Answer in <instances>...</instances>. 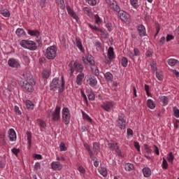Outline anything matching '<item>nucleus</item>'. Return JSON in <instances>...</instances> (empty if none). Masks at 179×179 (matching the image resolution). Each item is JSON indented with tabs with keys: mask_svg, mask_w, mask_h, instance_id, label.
<instances>
[{
	"mask_svg": "<svg viewBox=\"0 0 179 179\" xmlns=\"http://www.w3.org/2000/svg\"><path fill=\"white\" fill-rule=\"evenodd\" d=\"M48 118H51L52 122H57L61 120V107L57 106L55 111L48 110Z\"/></svg>",
	"mask_w": 179,
	"mask_h": 179,
	"instance_id": "obj_3",
	"label": "nucleus"
},
{
	"mask_svg": "<svg viewBox=\"0 0 179 179\" xmlns=\"http://www.w3.org/2000/svg\"><path fill=\"white\" fill-rule=\"evenodd\" d=\"M59 148H60L61 152H66V145H65V143H61L60 145H59Z\"/></svg>",
	"mask_w": 179,
	"mask_h": 179,
	"instance_id": "obj_60",
	"label": "nucleus"
},
{
	"mask_svg": "<svg viewBox=\"0 0 179 179\" xmlns=\"http://www.w3.org/2000/svg\"><path fill=\"white\" fill-rule=\"evenodd\" d=\"M160 100L163 104V106H167L169 104V97L166 96H160Z\"/></svg>",
	"mask_w": 179,
	"mask_h": 179,
	"instance_id": "obj_37",
	"label": "nucleus"
},
{
	"mask_svg": "<svg viewBox=\"0 0 179 179\" xmlns=\"http://www.w3.org/2000/svg\"><path fill=\"white\" fill-rule=\"evenodd\" d=\"M134 145L138 152H141V145H139V143H138V141H134Z\"/></svg>",
	"mask_w": 179,
	"mask_h": 179,
	"instance_id": "obj_63",
	"label": "nucleus"
},
{
	"mask_svg": "<svg viewBox=\"0 0 179 179\" xmlns=\"http://www.w3.org/2000/svg\"><path fill=\"white\" fill-rule=\"evenodd\" d=\"M105 27L108 29V31L111 32L112 30L114 29V27H113V24L110 22H105Z\"/></svg>",
	"mask_w": 179,
	"mask_h": 179,
	"instance_id": "obj_41",
	"label": "nucleus"
},
{
	"mask_svg": "<svg viewBox=\"0 0 179 179\" xmlns=\"http://www.w3.org/2000/svg\"><path fill=\"white\" fill-rule=\"evenodd\" d=\"M35 85L34 80H29V81H24L21 85V87L25 93H33Z\"/></svg>",
	"mask_w": 179,
	"mask_h": 179,
	"instance_id": "obj_4",
	"label": "nucleus"
},
{
	"mask_svg": "<svg viewBox=\"0 0 179 179\" xmlns=\"http://www.w3.org/2000/svg\"><path fill=\"white\" fill-rule=\"evenodd\" d=\"M113 7H110V9H113V10H114L115 12H118L120 10V6H117V3H115L113 6H112Z\"/></svg>",
	"mask_w": 179,
	"mask_h": 179,
	"instance_id": "obj_53",
	"label": "nucleus"
},
{
	"mask_svg": "<svg viewBox=\"0 0 179 179\" xmlns=\"http://www.w3.org/2000/svg\"><path fill=\"white\" fill-rule=\"evenodd\" d=\"M11 152L12 153H13V155H15V156L17 157V154L18 153H20V149H17L16 148H13L12 150H11Z\"/></svg>",
	"mask_w": 179,
	"mask_h": 179,
	"instance_id": "obj_56",
	"label": "nucleus"
},
{
	"mask_svg": "<svg viewBox=\"0 0 179 179\" xmlns=\"http://www.w3.org/2000/svg\"><path fill=\"white\" fill-rule=\"evenodd\" d=\"M84 148L86 149V150H87L88 154L93 152L92 151V148H90V145H89V144H87V143H84Z\"/></svg>",
	"mask_w": 179,
	"mask_h": 179,
	"instance_id": "obj_58",
	"label": "nucleus"
},
{
	"mask_svg": "<svg viewBox=\"0 0 179 179\" xmlns=\"http://www.w3.org/2000/svg\"><path fill=\"white\" fill-rule=\"evenodd\" d=\"M156 77L158 80H163V74L162 73L156 72Z\"/></svg>",
	"mask_w": 179,
	"mask_h": 179,
	"instance_id": "obj_64",
	"label": "nucleus"
},
{
	"mask_svg": "<svg viewBox=\"0 0 179 179\" xmlns=\"http://www.w3.org/2000/svg\"><path fill=\"white\" fill-rule=\"evenodd\" d=\"M62 114L64 124H65V125H69V123L71 122V113L69 112V108H63Z\"/></svg>",
	"mask_w": 179,
	"mask_h": 179,
	"instance_id": "obj_9",
	"label": "nucleus"
},
{
	"mask_svg": "<svg viewBox=\"0 0 179 179\" xmlns=\"http://www.w3.org/2000/svg\"><path fill=\"white\" fill-rule=\"evenodd\" d=\"M116 122L118 128L120 129H125V128H127V120H125V114L119 113Z\"/></svg>",
	"mask_w": 179,
	"mask_h": 179,
	"instance_id": "obj_8",
	"label": "nucleus"
},
{
	"mask_svg": "<svg viewBox=\"0 0 179 179\" xmlns=\"http://www.w3.org/2000/svg\"><path fill=\"white\" fill-rule=\"evenodd\" d=\"M108 146L112 152L115 150L116 155L120 156V157H122V154L121 153V150H120V145H118L117 143L115 141H111L108 143Z\"/></svg>",
	"mask_w": 179,
	"mask_h": 179,
	"instance_id": "obj_11",
	"label": "nucleus"
},
{
	"mask_svg": "<svg viewBox=\"0 0 179 179\" xmlns=\"http://www.w3.org/2000/svg\"><path fill=\"white\" fill-rule=\"evenodd\" d=\"M113 59L111 57L108 56H105L104 62L106 65H111V62H113Z\"/></svg>",
	"mask_w": 179,
	"mask_h": 179,
	"instance_id": "obj_47",
	"label": "nucleus"
},
{
	"mask_svg": "<svg viewBox=\"0 0 179 179\" xmlns=\"http://www.w3.org/2000/svg\"><path fill=\"white\" fill-rule=\"evenodd\" d=\"M50 166L52 170H55V171H61L62 170V164L58 161L52 162L50 164Z\"/></svg>",
	"mask_w": 179,
	"mask_h": 179,
	"instance_id": "obj_16",
	"label": "nucleus"
},
{
	"mask_svg": "<svg viewBox=\"0 0 179 179\" xmlns=\"http://www.w3.org/2000/svg\"><path fill=\"white\" fill-rule=\"evenodd\" d=\"M28 34H29V36H31L32 37H36V38H38L36 41L38 43V44L41 43V40L38 39V37H40V31L36 29H28Z\"/></svg>",
	"mask_w": 179,
	"mask_h": 179,
	"instance_id": "obj_19",
	"label": "nucleus"
},
{
	"mask_svg": "<svg viewBox=\"0 0 179 179\" xmlns=\"http://www.w3.org/2000/svg\"><path fill=\"white\" fill-rule=\"evenodd\" d=\"M173 115L176 118H179V110L177 108V107H173Z\"/></svg>",
	"mask_w": 179,
	"mask_h": 179,
	"instance_id": "obj_52",
	"label": "nucleus"
},
{
	"mask_svg": "<svg viewBox=\"0 0 179 179\" xmlns=\"http://www.w3.org/2000/svg\"><path fill=\"white\" fill-rule=\"evenodd\" d=\"M15 34L17 37H23L24 36H26V31H24V29L22 28H18L15 31Z\"/></svg>",
	"mask_w": 179,
	"mask_h": 179,
	"instance_id": "obj_29",
	"label": "nucleus"
},
{
	"mask_svg": "<svg viewBox=\"0 0 179 179\" xmlns=\"http://www.w3.org/2000/svg\"><path fill=\"white\" fill-rule=\"evenodd\" d=\"M121 65L123 68H127L128 66V58L123 57L121 59Z\"/></svg>",
	"mask_w": 179,
	"mask_h": 179,
	"instance_id": "obj_39",
	"label": "nucleus"
},
{
	"mask_svg": "<svg viewBox=\"0 0 179 179\" xmlns=\"http://www.w3.org/2000/svg\"><path fill=\"white\" fill-rule=\"evenodd\" d=\"M124 169H125L126 171H131L134 170V164L127 163L125 164Z\"/></svg>",
	"mask_w": 179,
	"mask_h": 179,
	"instance_id": "obj_42",
	"label": "nucleus"
},
{
	"mask_svg": "<svg viewBox=\"0 0 179 179\" xmlns=\"http://www.w3.org/2000/svg\"><path fill=\"white\" fill-rule=\"evenodd\" d=\"M83 79H85V73L81 72L77 75L76 83L78 86L82 85V83H83Z\"/></svg>",
	"mask_w": 179,
	"mask_h": 179,
	"instance_id": "obj_21",
	"label": "nucleus"
},
{
	"mask_svg": "<svg viewBox=\"0 0 179 179\" xmlns=\"http://www.w3.org/2000/svg\"><path fill=\"white\" fill-rule=\"evenodd\" d=\"M88 26H89L90 29H91V30L92 31H99L100 33H101L102 37H105V38L107 37V34H106L104 33V31H106V30H103V29L97 27L96 25H92L90 23H88Z\"/></svg>",
	"mask_w": 179,
	"mask_h": 179,
	"instance_id": "obj_13",
	"label": "nucleus"
},
{
	"mask_svg": "<svg viewBox=\"0 0 179 179\" xmlns=\"http://www.w3.org/2000/svg\"><path fill=\"white\" fill-rule=\"evenodd\" d=\"M167 160L168 162H169V163L173 164V162H174V155H173V152H170L168 154Z\"/></svg>",
	"mask_w": 179,
	"mask_h": 179,
	"instance_id": "obj_46",
	"label": "nucleus"
},
{
	"mask_svg": "<svg viewBox=\"0 0 179 179\" xmlns=\"http://www.w3.org/2000/svg\"><path fill=\"white\" fill-rule=\"evenodd\" d=\"M94 24H100V23H101V18H100V16H99V15H95L94 17Z\"/></svg>",
	"mask_w": 179,
	"mask_h": 179,
	"instance_id": "obj_50",
	"label": "nucleus"
},
{
	"mask_svg": "<svg viewBox=\"0 0 179 179\" xmlns=\"http://www.w3.org/2000/svg\"><path fill=\"white\" fill-rule=\"evenodd\" d=\"M117 13L122 22H124V23H127V24L131 23V15H129V14L122 10H118Z\"/></svg>",
	"mask_w": 179,
	"mask_h": 179,
	"instance_id": "obj_10",
	"label": "nucleus"
},
{
	"mask_svg": "<svg viewBox=\"0 0 179 179\" xmlns=\"http://www.w3.org/2000/svg\"><path fill=\"white\" fill-rule=\"evenodd\" d=\"M107 57H109V58H111L112 59H115V54L114 53V48L113 47H109Z\"/></svg>",
	"mask_w": 179,
	"mask_h": 179,
	"instance_id": "obj_28",
	"label": "nucleus"
},
{
	"mask_svg": "<svg viewBox=\"0 0 179 179\" xmlns=\"http://www.w3.org/2000/svg\"><path fill=\"white\" fill-rule=\"evenodd\" d=\"M144 177H150L152 176V171L149 167H145L142 170Z\"/></svg>",
	"mask_w": 179,
	"mask_h": 179,
	"instance_id": "obj_27",
	"label": "nucleus"
},
{
	"mask_svg": "<svg viewBox=\"0 0 179 179\" xmlns=\"http://www.w3.org/2000/svg\"><path fill=\"white\" fill-rule=\"evenodd\" d=\"M103 75L107 82H113L114 80V76L110 71L105 73Z\"/></svg>",
	"mask_w": 179,
	"mask_h": 179,
	"instance_id": "obj_25",
	"label": "nucleus"
},
{
	"mask_svg": "<svg viewBox=\"0 0 179 179\" xmlns=\"http://www.w3.org/2000/svg\"><path fill=\"white\" fill-rule=\"evenodd\" d=\"M66 10L69 13V15L73 17V19H74L75 20H76V22H78L79 20V16H78L76 15V13H75V11L73 10V9H72L71 8L70 6H66Z\"/></svg>",
	"mask_w": 179,
	"mask_h": 179,
	"instance_id": "obj_17",
	"label": "nucleus"
},
{
	"mask_svg": "<svg viewBox=\"0 0 179 179\" xmlns=\"http://www.w3.org/2000/svg\"><path fill=\"white\" fill-rule=\"evenodd\" d=\"M51 75V71L48 69H45L42 72V76L44 79H48Z\"/></svg>",
	"mask_w": 179,
	"mask_h": 179,
	"instance_id": "obj_30",
	"label": "nucleus"
},
{
	"mask_svg": "<svg viewBox=\"0 0 179 179\" xmlns=\"http://www.w3.org/2000/svg\"><path fill=\"white\" fill-rule=\"evenodd\" d=\"M134 54H133V55H134V57H140L141 56V52H139V50L137 48H134Z\"/></svg>",
	"mask_w": 179,
	"mask_h": 179,
	"instance_id": "obj_57",
	"label": "nucleus"
},
{
	"mask_svg": "<svg viewBox=\"0 0 179 179\" xmlns=\"http://www.w3.org/2000/svg\"><path fill=\"white\" fill-rule=\"evenodd\" d=\"M8 138L11 142H15V141H16V131H15V129H9Z\"/></svg>",
	"mask_w": 179,
	"mask_h": 179,
	"instance_id": "obj_22",
	"label": "nucleus"
},
{
	"mask_svg": "<svg viewBox=\"0 0 179 179\" xmlns=\"http://www.w3.org/2000/svg\"><path fill=\"white\" fill-rule=\"evenodd\" d=\"M22 76L26 80L25 81L34 80L30 71H24L22 72Z\"/></svg>",
	"mask_w": 179,
	"mask_h": 179,
	"instance_id": "obj_20",
	"label": "nucleus"
},
{
	"mask_svg": "<svg viewBox=\"0 0 179 179\" xmlns=\"http://www.w3.org/2000/svg\"><path fill=\"white\" fill-rule=\"evenodd\" d=\"M20 44L23 48H27V50L30 51H36L37 50V45L33 41L22 40Z\"/></svg>",
	"mask_w": 179,
	"mask_h": 179,
	"instance_id": "obj_6",
	"label": "nucleus"
},
{
	"mask_svg": "<svg viewBox=\"0 0 179 179\" xmlns=\"http://www.w3.org/2000/svg\"><path fill=\"white\" fill-rule=\"evenodd\" d=\"M76 47H78L81 52H85V48H83V45H82V41H80V38H76Z\"/></svg>",
	"mask_w": 179,
	"mask_h": 179,
	"instance_id": "obj_23",
	"label": "nucleus"
},
{
	"mask_svg": "<svg viewBox=\"0 0 179 179\" xmlns=\"http://www.w3.org/2000/svg\"><path fill=\"white\" fill-rule=\"evenodd\" d=\"M8 64L10 68H20V63L16 59L10 58L8 61Z\"/></svg>",
	"mask_w": 179,
	"mask_h": 179,
	"instance_id": "obj_14",
	"label": "nucleus"
},
{
	"mask_svg": "<svg viewBox=\"0 0 179 179\" xmlns=\"http://www.w3.org/2000/svg\"><path fill=\"white\" fill-rule=\"evenodd\" d=\"M162 166L163 170H167L169 169V163H167V160L164 158H163Z\"/></svg>",
	"mask_w": 179,
	"mask_h": 179,
	"instance_id": "obj_49",
	"label": "nucleus"
},
{
	"mask_svg": "<svg viewBox=\"0 0 179 179\" xmlns=\"http://www.w3.org/2000/svg\"><path fill=\"white\" fill-rule=\"evenodd\" d=\"M50 90L55 92L58 89L59 94L63 93L65 90V80H64V76H62V80H59V78H54L50 85Z\"/></svg>",
	"mask_w": 179,
	"mask_h": 179,
	"instance_id": "obj_1",
	"label": "nucleus"
},
{
	"mask_svg": "<svg viewBox=\"0 0 179 179\" xmlns=\"http://www.w3.org/2000/svg\"><path fill=\"white\" fill-rule=\"evenodd\" d=\"M167 62L171 66H174L175 65H177V64H179L178 60L175 59H169Z\"/></svg>",
	"mask_w": 179,
	"mask_h": 179,
	"instance_id": "obj_40",
	"label": "nucleus"
},
{
	"mask_svg": "<svg viewBox=\"0 0 179 179\" xmlns=\"http://www.w3.org/2000/svg\"><path fill=\"white\" fill-rule=\"evenodd\" d=\"M92 149L95 152V153H99V150H100V143L94 142L93 143Z\"/></svg>",
	"mask_w": 179,
	"mask_h": 179,
	"instance_id": "obj_38",
	"label": "nucleus"
},
{
	"mask_svg": "<svg viewBox=\"0 0 179 179\" xmlns=\"http://www.w3.org/2000/svg\"><path fill=\"white\" fill-rule=\"evenodd\" d=\"M130 3L133 8L138 9L139 8V4H138V0H130Z\"/></svg>",
	"mask_w": 179,
	"mask_h": 179,
	"instance_id": "obj_48",
	"label": "nucleus"
},
{
	"mask_svg": "<svg viewBox=\"0 0 179 179\" xmlns=\"http://www.w3.org/2000/svg\"><path fill=\"white\" fill-rule=\"evenodd\" d=\"M37 124L41 128V131H43L47 128V123L41 119H38L37 120Z\"/></svg>",
	"mask_w": 179,
	"mask_h": 179,
	"instance_id": "obj_26",
	"label": "nucleus"
},
{
	"mask_svg": "<svg viewBox=\"0 0 179 179\" xmlns=\"http://www.w3.org/2000/svg\"><path fill=\"white\" fill-rule=\"evenodd\" d=\"M1 15H2L4 17H10V12L8 9H1L0 10Z\"/></svg>",
	"mask_w": 179,
	"mask_h": 179,
	"instance_id": "obj_31",
	"label": "nucleus"
},
{
	"mask_svg": "<svg viewBox=\"0 0 179 179\" xmlns=\"http://www.w3.org/2000/svg\"><path fill=\"white\" fill-rule=\"evenodd\" d=\"M85 1L90 5V6H95V5L97 3V1H96V0H85Z\"/></svg>",
	"mask_w": 179,
	"mask_h": 179,
	"instance_id": "obj_59",
	"label": "nucleus"
},
{
	"mask_svg": "<svg viewBox=\"0 0 179 179\" xmlns=\"http://www.w3.org/2000/svg\"><path fill=\"white\" fill-rule=\"evenodd\" d=\"M27 138L28 141V149H30L31 148V132L27 131Z\"/></svg>",
	"mask_w": 179,
	"mask_h": 179,
	"instance_id": "obj_35",
	"label": "nucleus"
},
{
	"mask_svg": "<svg viewBox=\"0 0 179 179\" xmlns=\"http://www.w3.org/2000/svg\"><path fill=\"white\" fill-rule=\"evenodd\" d=\"M147 106L148 108H150L151 110H154L156 107V103L153 101L152 99L147 100Z\"/></svg>",
	"mask_w": 179,
	"mask_h": 179,
	"instance_id": "obj_32",
	"label": "nucleus"
},
{
	"mask_svg": "<svg viewBox=\"0 0 179 179\" xmlns=\"http://www.w3.org/2000/svg\"><path fill=\"white\" fill-rule=\"evenodd\" d=\"M127 139H129V138H132L134 136V130L131 128H128L127 129Z\"/></svg>",
	"mask_w": 179,
	"mask_h": 179,
	"instance_id": "obj_45",
	"label": "nucleus"
},
{
	"mask_svg": "<svg viewBox=\"0 0 179 179\" xmlns=\"http://www.w3.org/2000/svg\"><path fill=\"white\" fill-rule=\"evenodd\" d=\"M57 51H58V48H57V46H49L45 52V57L47 59H55V57H57Z\"/></svg>",
	"mask_w": 179,
	"mask_h": 179,
	"instance_id": "obj_5",
	"label": "nucleus"
},
{
	"mask_svg": "<svg viewBox=\"0 0 179 179\" xmlns=\"http://www.w3.org/2000/svg\"><path fill=\"white\" fill-rule=\"evenodd\" d=\"M101 108L107 111V113H111L114 110V102L106 101L101 105Z\"/></svg>",
	"mask_w": 179,
	"mask_h": 179,
	"instance_id": "obj_12",
	"label": "nucleus"
},
{
	"mask_svg": "<svg viewBox=\"0 0 179 179\" xmlns=\"http://www.w3.org/2000/svg\"><path fill=\"white\" fill-rule=\"evenodd\" d=\"M86 94L89 100H90L91 101H93L95 99L94 92H93V90H92V89L87 90Z\"/></svg>",
	"mask_w": 179,
	"mask_h": 179,
	"instance_id": "obj_24",
	"label": "nucleus"
},
{
	"mask_svg": "<svg viewBox=\"0 0 179 179\" xmlns=\"http://www.w3.org/2000/svg\"><path fill=\"white\" fill-rule=\"evenodd\" d=\"M77 170H78V171H80V173L82 174H85V173H86V170L83 166H78Z\"/></svg>",
	"mask_w": 179,
	"mask_h": 179,
	"instance_id": "obj_61",
	"label": "nucleus"
},
{
	"mask_svg": "<svg viewBox=\"0 0 179 179\" xmlns=\"http://www.w3.org/2000/svg\"><path fill=\"white\" fill-rule=\"evenodd\" d=\"M137 31H138V35L141 37H145L146 36V28L143 24H138L137 26Z\"/></svg>",
	"mask_w": 179,
	"mask_h": 179,
	"instance_id": "obj_18",
	"label": "nucleus"
},
{
	"mask_svg": "<svg viewBox=\"0 0 179 179\" xmlns=\"http://www.w3.org/2000/svg\"><path fill=\"white\" fill-rule=\"evenodd\" d=\"M143 146L147 153H152V148H149V145H148V144H144Z\"/></svg>",
	"mask_w": 179,
	"mask_h": 179,
	"instance_id": "obj_62",
	"label": "nucleus"
},
{
	"mask_svg": "<svg viewBox=\"0 0 179 179\" xmlns=\"http://www.w3.org/2000/svg\"><path fill=\"white\" fill-rule=\"evenodd\" d=\"M85 69L83 64L79 62V60L71 61L69 64V70L70 71V76H73V72H77V73H82Z\"/></svg>",
	"mask_w": 179,
	"mask_h": 179,
	"instance_id": "obj_2",
	"label": "nucleus"
},
{
	"mask_svg": "<svg viewBox=\"0 0 179 179\" xmlns=\"http://www.w3.org/2000/svg\"><path fill=\"white\" fill-rule=\"evenodd\" d=\"M99 172L100 173V174H101V176H103V177H106L107 176V169L104 168V167H101L99 169Z\"/></svg>",
	"mask_w": 179,
	"mask_h": 179,
	"instance_id": "obj_43",
	"label": "nucleus"
},
{
	"mask_svg": "<svg viewBox=\"0 0 179 179\" xmlns=\"http://www.w3.org/2000/svg\"><path fill=\"white\" fill-rule=\"evenodd\" d=\"M106 3H108L109 8H113V5L117 3L115 0H106Z\"/></svg>",
	"mask_w": 179,
	"mask_h": 179,
	"instance_id": "obj_54",
	"label": "nucleus"
},
{
	"mask_svg": "<svg viewBox=\"0 0 179 179\" xmlns=\"http://www.w3.org/2000/svg\"><path fill=\"white\" fill-rule=\"evenodd\" d=\"M87 59H88V64L91 69V72L95 75V76H99V68L96 66V63L94 62V59L93 56L91 55H88L87 56Z\"/></svg>",
	"mask_w": 179,
	"mask_h": 179,
	"instance_id": "obj_7",
	"label": "nucleus"
},
{
	"mask_svg": "<svg viewBox=\"0 0 179 179\" xmlns=\"http://www.w3.org/2000/svg\"><path fill=\"white\" fill-rule=\"evenodd\" d=\"M87 83L91 87H94V86H97V78L94 76H90L87 79Z\"/></svg>",
	"mask_w": 179,
	"mask_h": 179,
	"instance_id": "obj_15",
	"label": "nucleus"
},
{
	"mask_svg": "<svg viewBox=\"0 0 179 179\" xmlns=\"http://www.w3.org/2000/svg\"><path fill=\"white\" fill-rule=\"evenodd\" d=\"M0 143L2 146H5L6 145V141H5V132L0 131Z\"/></svg>",
	"mask_w": 179,
	"mask_h": 179,
	"instance_id": "obj_33",
	"label": "nucleus"
},
{
	"mask_svg": "<svg viewBox=\"0 0 179 179\" xmlns=\"http://www.w3.org/2000/svg\"><path fill=\"white\" fill-rule=\"evenodd\" d=\"M83 11L85 15H90L92 13V8L90 7H84Z\"/></svg>",
	"mask_w": 179,
	"mask_h": 179,
	"instance_id": "obj_51",
	"label": "nucleus"
},
{
	"mask_svg": "<svg viewBox=\"0 0 179 179\" xmlns=\"http://www.w3.org/2000/svg\"><path fill=\"white\" fill-rule=\"evenodd\" d=\"M80 93H81L82 97H83V99H84V101H85L86 104H87V103H88L87 96H86V94H85V92L83 91V90H80Z\"/></svg>",
	"mask_w": 179,
	"mask_h": 179,
	"instance_id": "obj_55",
	"label": "nucleus"
},
{
	"mask_svg": "<svg viewBox=\"0 0 179 179\" xmlns=\"http://www.w3.org/2000/svg\"><path fill=\"white\" fill-rule=\"evenodd\" d=\"M81 113L83 114V120H85L88 122H92L93 120H92V117H90L89 115H87V113H85V111L83 110H82Z\"/></svg>",
	"mask_w": 179,
	"mask_h": 179,
	"instance_id": "obj_34",
	"label": "nucleus"
},
{
	"mask_svg": "<svg viewBox=\"0 0 179 179\" xmlns=\"http://www.w3.org/2000/svg\"><path fill=\"white\" fill-rule=\"evenodd\" d=\"M57 6L60 8V9H65V1L64 0H57L55 1Z\"/></svg>",
	"mask_w": 179,
	"mask_h": 179,
	"instance_id": "obj_36",
	"label": "nucleus"
},
{
	"mask_svg": "<svg viewBox=\"0 0 179 179\" xmlns=\"http://www.w3.org/2000/svg\"><path fill=\"white\" fill-rule=\"evenodd\" d=\"M26 106H27V108L33 110V108H34V104L31 101L27 100L26 101Z\"/></svg>",
	"mask_w": 179,
	"mask_h": 179,
	"instance_id": "obj_44",
	"label": "nucleus"
}]
</instances>
